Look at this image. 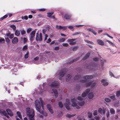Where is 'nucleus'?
<instances>
[{
  "label": "nucleus",
  "instance_id": "nucleus-1",
  "mask_svg": "<svg viewBox=\"0 0 120 120\" xmlns=\"http://www.w3.org/2000/svg\"><path fill=\"white\" fill-rule=\"evenodd\" d=\"M45 104L44 103L42 100L41 98L40 99V101L38 100H36L35 102V107L36 110L40 113L43 114L45 116H47V114L46 112H44L43 105Z\"/></svg>",
  "mask_w": 120,
  "mask_h": 120
},
{
  "label": "nucleus",
  "instance_id": "nucleus-2",
  "mask_svg": "<svg viewBox=\"0 0 120 120\" xmlns=\"http://www.w3.org/2000/svg\"><path fill=\"white\" fill-rule=\"evenodd\" d=\"M93 77L92 75H86L84 76L83 78L84 80H81V82H85L86 86L88 87L91 85V86L93 87L95 86L96 83L94 82H89L87 81V80L93 78Z\"/></svg>",
  "mask_w": 120,
  "mask_h": 120
},
{
  "label": "nucleus",
  "instance_id": "nucleus-3",
  "mask_svg": "<svg viewBox=\"0 0 120 120\" xmlns=\"http://www.w3.org/2000/svg\"><path fill=\"white\" fill-rule=\"evenodd\" d=\"M27 116L29 117L30 120H35L34 118L35 113L33 109L27 108L26 109Z\"/></svg>",
  "mask_w": 120,
  "mask_h": 120
},
{
  "label": "nucleus",
  "instance_id": "nucleus-4",
  "mask_svg": "<svg viewBox=\"0 0 120 120\" xmlns=\"http://www.w3.org/2000/svg\"><path fill=\"white\" fill-rule=\"evenodd\" d=\"M71 101L72 102V105L73 106L75 107L78 109L80 108V107L78 105V103H77L78 101H77L76 100L73 99L71 100Z\"/></svg>",
  "mask_w": 120,
  "mask_h": 120
},
{
  "label": "nucleus",
  "instance_id": "nucleus-5",
  "mask_svg": "<svg viewBox=\"0 0 120 120\" xmlns=\"http://www.w3.org/2000/svg\"><path fill=\"white\" fill-rule=\"evenodd\" d=\"M42 34L41 33H40L39 35L38 33L36 34V40L37 41H41L42 39Z\"/></svg>",
  "mask_w": 120,
  "mask_h": 120
},
{
  "label": "nucleus",
  "instance_id": "nucleus-6",
  "mask_svg": "<svg viewBox=\"0 0 120 120\" xmlns=\"http://www.w3.org/2000/svg\"><path fill=\"white\" fill-rule=\"evenodd\" d=\"M67 41L68 42L69 44L71 45H74L76 43V40L75 39H69L67 40Z\"/></svg>",
  "mask_w": 120,
  "mask_h": 120
},
{
  "label": "nucleus",
  "instance_id": "nucleus-7",
  "mask_svg": "<svg viewBox=\"0 0 120 120\" xmlns=\"http://www.w3.org/2000/svg\"><path fill=\"white\" fill-rule=\"evenodd\" d=\"M35 33V31H33L31 33L30 36V40L31 42L33 41L34 38V36Z\"/></svg>",
  "mask_w": 120,
  "mask_h": 120
},
{
  "label": "nucleus",
  "instance_id": "nucleus-8",
  "mask_svg": "<svg viewBox=\"0 0 120 120\" xmlns=\"http://www.w3.org/2000/svg\"><path fill=\"white\" fill-rule=\"evenodd\" d=\"M69 100L68 99H66V103L64 104V105L66 109L68 110L70 109V107L69 106Z\"/></svg>",
  "mask_w": 120,
  "mask_h": 120
},
{
  "label": "nucleus",
  "instance_id": "nucleus-9",
  "mask_svg": "<svg viewBox=\"0 0 120 120\" xmlns=\"http://www.w3.org/2000/svg\"><path fill=\"white\" fill-rule=\"evenodd\" d=\"M47 109L51 113L53 114V111L50 105L49 104H48L47 105Z\"/></svg>",
  "mask_w": 120,
  "mask_h": 120
},
{
  "label": "nucleus",
  "instance_id": "nucleus-10",
  "mask_svg": "<svg viewBox=\"0 0 120 120\" xmlns=\"http://www.w3.org/2000/svg\"><path fill=\"white\" fill-rule=\"evenodd\" d=\"M90 91V89H88L86 90L85 92L83 93L82 94V97H85L87 95V94Z\"/></svg>",
  "mask_w": 120,
  "mask_h": 120
},
{
  "label": "nucleus",
  "instance_id": "nucleus-11",
  "mask_svg": "<svg viewBox=\"0 0 120 120\" xmlns=\"http://www.w3.org/2000/svg\"><path fill=\"white\" fill-rule=\"evenodd\" d=\"M98 112L101 114H105V111L104 108H99L98 110Z\"/></svg>",
  "mask_w": 120,
  "mask_h": 120
},
{
  "label": "nucleus",
  "instance_id": "nucleus-12",
  "mask_svg": "<svg viewBox=\"0 0 120 120\" xmlns=\"http://www.w3.org/2000/svg\"><path fill=\"white\" fill-rule=\"evenodd\" d=\"M0 114L1 115H3L6 116L8 118L9 117L7 114L6 112L3 110H0Z\"/></svg>",
  "mask_w": 120,
  "mask_h": 120
},
{
  "label": "nucleus",
  "instance_id": "nucleus-13",
  "mask_svg": "<svg viewBox=\"0 0 120 120\" xmlns=\"http://www.w3.org/2000/svg\"><path fill=\"white\" fill-rule=\"evenodd\" d=\"M17 116L16 117L17 120H20V119L18 118V117H19L20 119H22L21 115L19 112H17Z\"/></svg>",
  "mask_w": 120,
  "mask_h": 120
},
{
  "label": "nucleus",
  "instance_id": "nucleus-14",
  "mask_svg": "<svg viewBox=\"0 0 120 120\" xmlns=\"http://www.w3.org/2000/svg\"><path fill=\"white\" fill-rule=\"evenodd\" d=\"M46 30L45 29H43L42 30V32L43 34H44L45 37L44 38V41L47 40V37H48V35L46 34H45V32Z\"/></svg>",
  "mask_w": 120,
  "mask_h": 120
},
{
  "label": "nucleus",
  "instance_id": "nucleus-15",
  "mask_svg": "<svg viewBox=\"0 0 120 120\" xmlns=\"http://www.w3.org/2000/svg\"><path fill=\"white\" fill-rule=\"evenodd\" d=\"M101 82L103 85L104 86H107L108 84V82L104 79H102Z\"/></svg>",
  "mask_w": 120,
  "mask_h": 120
},
{
  "label": "nucleus",
  "instance_id": "nucleus-16",
  "mask_svg": "<svg viewBox=\"0 0 120 120\" xmlns=\"http://www.w3.org/2000/svg\"><path fill=\"white\" fill-rule=\"evenodd\" d=\"M97 42L98 44L101 45H104V42L100 39H98L97 40Z\"/></svg>",
  "mask_w": 120,
  "mask_h": 120
},
{
  "label": "nucleus",
  "instance_id": "nucleus-17",
  "mask_svg": "<svg viewBox=\"0 0 120 120\" xmlns=\"http://www.w3.org/2000/svg\"><path fill=\"white\" fill-rule=\"evenodd\" d=\"M18 41V39L17 37H15L12 39V43L13 44L17 43Z\"/></svg>",
  "mask_w": 120,
  "mask_h": 120
},
{
  "label": "nucleus",
  "instance_id": "nucleus-18",
  "mask_svg": "<svg viewBox=\"0 0 120 120\" xmlns=\"http://www.w3.org/2000/svg\"><path fill=\"white\" fill-rule=\"evenodd\" d=\"M6 111L8 114L10 116H11L13 115V114L11 110L9 109H6Z\"/></svg>",
  "mask_w": 120,
  "mask_h": 120
},
{
  "label": "nucleus",
  "instance_id": "nucleus-19",
  "mask_svg": "<svg viewBox=\"0 0 120 120\" xmlns=\"http://www.w3.org/2000/svg\"><path fill=\"white\" fill-rule=\"evenodd\" d=\"M59 84V82L57 81H55L52 83L51 86H56L58 85Z\"/></svg>",
  "mask_w": 120,
  "mask_h": 120
},
{
  "label": "nucleus",
  "instance_id": "nucleus-20",
  "mask_svg": "<svg viewBox=\"0 0 120 120\" xmlns=\"http://www.w3.org/2000/svg\"><path fill=\"white\" fill-rule=\"evenodd\" d=\"M88 98L90 99H92L94 97L93 93L92 92H90L88 94Z\"/></svg>",
  "mask_w": 120,
  "mask_h": 120
},
{
  "label": "nucleus",
  "instance_id": "nucleus-21",
  "mask_svg": "<svg viewBox=\"0 0 120 120\" xmlns=\"http://www.w3.org/2000/svg\"><path fill=\"white\" fill-rule=\"evenodd\" d=\"M20 34V32L18 30H15V34L17 36H19Z\"/></svg>",
  "mask_w": 120,
  "mask_h": 120
},
{
  "label": "nucleus",
  "instance_id": "nucleus-22",
  "mask_svg": "<svg viewBox=\"0 0 120 120\" xmlns=\"http://www.w3.org/2000/svg\"><path fill=\"white\" fill-rule=\"evenodd\" d=\"M71 15L68 14H65L64 16V18L67 20L70 19H71Z\"/></svg>",
  "mask_w": 120,
  "mask_h": 120
},
{
  "label": "nucleus",
  "instance_id": "nucleus-23",
  "mask_svg": "<svg viewBox=\"0 0 120 120\" xmlns=\"http://www.w3.org/2000/svg\"><path fill=\"white\" fill-rule=\"evenodd\" d=\"M52 90L54 93L55 97H57L58 95V93L57 91L55 89H52Z\"/></svg>",
  "mask_w": 120,
  "mask_h": 120
},
{
  "label": "nucleus",
  "instance_id": "nucleus-24",
  "mask_svg": "<svg viewBox=\"0 0 120 120\" xmlns=\"http://www.w3.org/2000/svg\"><path fill=\"white\" fill-rule=\"evenodd\" d=\"M90 54V53L89 52H88L87 53L86 56L83 58V59L84 60H85L87 58L89 57Z\"/></svg>",
  "mask_w": 120,
  "mask_h": 120
},
{
  "label": "nucleus",
  "instance_id": "nucleus-25",
  "mask_svg": "<svg viewBox=\"0 0 120 120\" xmlns=\"http://www.w3.org/2000/svg\"><path fill=\"white\" fill-rule=\"evenodd\" d=\"M110 112L112 114H114L115 113V111L114 109L112 108H111L110 109Z\"/></svg>",
  "mask_w": 120,
  "mask_h": 120
},
{
  "label": "nucleus",
  "instance_id": "nucleus-26",
  "mask_svg": "<svg viewBox=\"0 0 120 120\" xmlns=\"http://www.w3.org/2000/svg\"><path fill=\"white\" fill-rule=\"evenodd\" d=\"M85 103L84 102V101H80L78 102V104L79 105L82 106Z\"/></svg>",
  "mask_w": 120,
  "mask_h": 120
},
{
  "label": "nucleus",
  "instance_id": "nucleus-27",
  "mask_svg": "<svg viewBox=\"0 0 120 120\" xmlns=\"http://www.w3.org/2000/svg\"><path fill=\"white\" fill-rule=\"evenodd\" d=\"M64 75V72H62L60 73L59 74V79H60V77H62Z\"/></svg>",
  "mask_w": 120,
  "mask_h": 120
},
{
  "label": "nucleus",
  "instance_id": "nucleus-28",
  "mask_svg": "<svg viewBox=\"0 0 120 120\" xmlns=\"http://www.w3.org/2000/svg\"><path fill=\"white\" fill-rule=\"evenodd\" d=\"M75 114L74 115H71L70 114H68L66 115V117L68 118H70L71 117H73L75 116Z\"/></svg>",
  "mask_w": 120,
  "mask_h": 120
},
{
  "label": "nucleus",
  "instance_id": "nucleus-29",
  "mask_svg": "<svg viewBox=\"0 0 120 120\" xmlns=\"http://www.w3.org/2000/svg\"><path fill=\"white\" fill-rule=\"evenodd\" d=\"M65 40V38H61L59 39L58 40V41L60 42H63Z\"/></svg>",
  "mask_w": 120,
  "mask_h": 120
},
{
  "label": "nucleus",
  "instance_id": "nucleus-30",
  "mask_svg": "<svg viewBox=\"0 0 120 120\" xmlns=\"http://www.w3.org/2000/svg\"><path fill=\"white\" fill-rule=\"evenodd\" d=\"M53 14V12H49L47 13V16L48 17H50L51 15Z\"/></svg>",
  "mask_w": 120,
  "mask_h": 120
},
{
  "label": "nucleus",
  "instance_id": "nucleus-31",
  "mask_svg": "<svg viewBox=\"0 0 120 120\" xmlns=\"http://www.w3.org/2000/svg\"><path fill=\"white\" fill-rule=\"evenodd\" d=\"M88 30L90 31H91L92 32V33H93V34L95 35L96 34V33H97L95 32V31H94V30H92V29H88Z\"/></svg>",
  "mask_w": 120,
  "mask_h": 120
},
{
  "label": "nucleus",
  "instance_id": "nucleus-32",
  "mask_svg": "<svg viewBox=\"0 0 120 120\" xmlns=\"http://www.w3.org/2000/svg\"><path fill=\"white\" fill-rule=\"evenodd\" d=\"M107 42H108V43L111 45L112 46H114V45L113 44V43L112 42L110 41H109L108 40H107L106 41Z\"/></svg>",
  "mask_w": 120,
  "mask_h": 120
},
{
  "label": "nucleus",
  "instance_id": "nucleus-33",
  "mask_svg": "<svg viewBox=\"0 0 120 120\" xmlns=\"http://www.w3.org/2000/svg\"><path fill=\"white\" fill-rule=\"evenodd\" d=\"M105 101L107 102H109L110 101V99L108 98H106L105 99Z\"/></svg>",
  "mask_w": 120,
  "mask_h": 120
},
{
  "label": "nucleus",
  "instance_id": "nucleus-34",
  "mask_svg": "<svg viewBox=\"0 0 120 120\" xmlns=\"http://www.w3.org/2000/svg\"><path fill=\"white\" fill-rule=\"evenodd\" d=\"M10 27L12 28L13 30H15V29L16 28L15 26L14 25H11Z\"/></svg>",
  "mask_w": 120,
  "mask_h": 120
},
{
  "label": "nucleus",
  "instance_id": "nucleus-35",
  "mask_svg": "<svg viewBox=\"0 0 120 120\" xmlns=\"http://www.w3.org/2000/svg\"><path fill=\"white\" fill-rule=\"evenodd\" d=\"M21 18L22 19L27 20L28 19V17L27 16H25L22 17Z\"/></svg>",
  "mask_w": 120,
  "mask_h": 120
},
{
  "label": "nucleus",
  "instance_id": "nucleus-36",
  "mask_svg": "<svg viewBox=\"0 0 120 120\" xmlns=\"http://www.w3.org/2000/svg\"><path fill=\"white\" fill-rule=\"evenodd\" d=\"M29 52H28L26 53L25 55L24 56L25 58L26 59L28 58L29 57Z\"/></svg>",
  "mask_w": 120,
  "mask_h": 120
},
{
  "label": "nucleus",
  "instance_id": "nucleus-37",
  "mask_svg": "<svg viewBox=\"0 0 120 120\" xmlns=\"http://www.w3.org/2000/svg\"><path fill=\"white\" fill-rule=\"evenodd\" d=\"M81 78V77L79 75H78L77 76H75L74 78V79L75 80L78 79H80Z\"/></svg>",
  "mask_w": 120,
  "mask_h": 120
},
{
  "label": "nucleus",
  "instance_id": "nucleus-38",
  "mask_svg": "<svg viewBox=\"0 0 120 120\" xmlns=\"http://www.w3.org/2000/svg\"><path fill=\"white\" fill-rule=\"evenodd\" d=\"M26 33V31L23 30L21 31V35H23L25 34Z\"/></svg>",
  "mask_w": 120,
  "mask_h": 120
},
{
  "label": "nucleus",
  "instance_id": "nucleus-39",
  "mask_svg": "<svg viewBox=\"0 0 120 120\" xmlns=\"http://www.w3.org/2000/svg\"><path fill=\"white\" fill-rule=\"evenodd\" d=\"M109 75L110 76H111L112 77H115V76H114L113 74L112 73V72H111V71H109Z\"/></svg>",
  "mask_w": 120,
  "mask_h": 120
},
{
  "label": "nucleus",
  "instance_id": "nucleus-40",
  "mask_svg": "<svg viewBox=\"0 0 120 120\" xmlns=\"http://www.w3.org/2000/svg\"><path fill=\"white\" fill-rule=\"evenodd\" d=\"M8 17V15H6L4 16L3 17L1 18H0V19L1 20H2L4 19L5 18H7Z\"/></svg>",
  "mask_w": 120,
  "mask_h": 120
},
{
  "label": "nucleus",
  "instance_id": "nucleus-41",
  "mask_svg": "<svg viewBox=\"0 0 120 120\" xmlns=\"http://www.w3.org/2000/svg\"><path fill=\"white\" fill-rule=\"evenodd\" d=\"M5 41V40L4 38H0V43H3Z\"/></svg>",
  "mask_w": 120,
  "mask_h": 120
},
{
  "label": "nucleus",
  "instance_id": "nucleus-42",
  "mask_svg": "<svg viewBox=\"0 0 120 120\" xmlns=\"http://www.w3.org/2000/svg\"><path fill=\"white\" fill-rule=\"evenodd\" d=\"M32 30V28H28L26 31L27 33H29Z\"/></svg>",
  "mask_w": 120,
  "mask_h": 120
},
{
  "label": "nucleus",
  "instance_id": "nucleus-43",
  "mask_svg": "<svg viewBox=\"0 0 120 120\" xmlns=\"http://www.w3.org/2000/svg\"><path fill=\"white\" fill-rule=\"evenodd\" d=\"M120 95V91H118L116 92V96L118 97Z\"/></svg>",
  "mask_w": 120,
  "mask_h": 120
},
{
  "label": "nucleus",
  "instance_id": "nucleus-44",
  "mask_svg": "<svg viewBox=\"0 0 120 120\" xmlns=\"http://www.w3.org/2000/svg\"><path fill=\"white\" fill-rule=\"evenodd\" d=\"M67 27V26H61V29H62L63 30H65L66 29Z\"/></svg>",
  "mask_w": 120,
  "mask_h": 120
},
{
  "label": "nucleus",
  "instance_id": "nucleus-45",
  "mask_svg": "<svg viewBox=\"0 0 120 120\" xmlns=\"http://www.w3.org/2000/svg\"><path fill=\"white\" fill-rule=\"evenodd\" d=\"M92 116V114L90 113H89L88 114V116L89 118H91Z\"/></svg>",
  "mask_w": 120,
  "mask_h": 120
},
{
  "label": "nucleus",
  "instance_id": "nucleus-46",
  "mask_svg": "<svg viewBox=\"0 0 120 120\" xmlns=\"http://www.w3.org/2000/svg\"><path fill=\"white\" fill-rule=\"evenodd\" d=\"M59 105L60 107L61 108L62 107L63 105L61 102H59Z\"/></svg>",
  "mask_w": 120,
  "mask_h": 120
},
{
  "label": "nucleus",
  "instance_id": "nucleus-47",
  "mask_svg": "<svg viewBox=\"0 0 120 120\" xmlns=\"http://www.w3.org/2000/svg\"><path fill=\"white\" fill-rule=\"evenodd\" d=\"M62 45L63 46L67 47L68 45V44L67 43H63Z\"/></svg>",
  "mask_w": 120,
  "mask_h": 120
},
{
  "label": "nucleus",
  "instance_id": "nucleus-48",
  "mask_svg": "<svg viewBox=\"0 0 120 120\" xmlns=\"http://www.w3.org/2000/svg\"><path fill=\"white\" fill-rule=\"evenodd\" d=\"M27 49V45H25L23 48V49L24 50H26Z\"/></svg>",
  "mask_w": 120,
  "mask_h": 120
},
{
  "label": "nucleus",
  "instance_id": "nucleus-49",
  "mask_svg": "<svg viewBox=\"0 0 120 120\" xmlns=\"http://www.w3.org/2000/svg\"><path fill=\"white\" fill-rule=\"evenodd\" d=\"M61 26H56V28L57 29H61Z\"/></svg>",
  "mask_w": 120,
  "mask_h": 120
},
{
  "label": "nucleus",
  "instance_id": "nucleus-50",
  "mask_svg": "<svg viewBox=\"0 0 120 120\" xmlns=\"http://www.w3.org/2000/svg\"><path fill=\"white\" fill-rule=\"evenodd\" d=\"M86 42H87L88 43H90V44H92L93 45L94 44V43H93L92 42L90 41H88V40H86Z\"/></svg>",
  "mask_w": 120,
  "mask_h": 120
},
{
  "label": "nucleus",
  "instance_id": "nucleus-51",
  "mask_svg": "<svg viewBox=\"0 0 120 120\" xmlns=\"http://www.w3.org/2000/svg\"><path fill=\"white\" fill-rule=\"evenodd\" d=\"M77 99L79 100L80 101L83 100L82 98L80 96L78 97L77 98Z\"/></svg>",
  "mask_w": 120,
  "mask_h": 120
},
{
  "label": "nucleus",
  "instance_id": "nucleus-52",
  "mask_svg": "<svg viewBox=\"0 0 120 120\" xmlns=\"http://www.w3.org/2000/svg\"><path fill=\"white\" fill-rule=\"evenodd\" d=\"M27 39L26 38H23V41L24 43H26L27 41Z\"/></svg>",
  "mask_w": 120,
  "mask_h": 120
},
{
  "label": "nucleus",
  "instance_id": "nucleus-53",
  "mask_svg": "<svg viewBox=\"0 0 120 120\" xmlns=\"http://www.w3.org/2000/svg\"><path fill=\"white\" fill-rule=\"evenodd\" d=\"M94 118L97 120H99L100 119V117L99 116H96Z\"/></svg>",
  "mask_w": 120,
  "mask_h": 120
},
{
  "label": "nucleus",
  "instance_id": "nucleus-54",
  "mask_svg": "<svg viewBox=\"0 0 120 120\" xmlns=\"http://www.w3.org/2000/svg\"><path fill=\"white\" fill-rule=\"evenodd\" d=\"M106 117H108L109 116V110L107 111V112L106 113Z\"/></svg>",
  "mask_w": 120,
  "mask_h": 120
},
{
  "label": "nucleus",
  "instance_id": "nucleus-55",
  "mask_svg": "<svg viewBox=\"0 0 120 120\" xmlns=\"http://www.w3.org/2000/svg\"><path fill=\"white\" fill-rule=\"evenodd\" d=\"M93 115L95 116L97 115V111L96 110H95L94 111L93 113Z\"/></svg>",
  "mask_w": 120,
  "mask_h": 120
},
{
  "label": "nucleus",
  "instance_id": "nucleus-56",
  "mask_svg": "<svg viewBox=\"0 0 120 120\" xmlns=\"http://www.w3.org/2000/svg\"><path fill=\"white\" fill-rule=\"evenodd\" d=\"M68 28L72 30L73 29V27L72 26H68Z\"/></svg>",
  "mask_w": 120,
  "mask_h": 120
},
{
  "label": "nucleus",
  "instance_id": "nucleus-57",
  "mask_svg": "<svg viewBox=\"0 0 120 120\" xmlns=\"http://www.w3.org/2000/svg\"><path fill=\"white\" fill-rule=\"evenodd\" d=\"M51 41V40L50 38H49L48 40L47 41H46V42L47 43H48L50 42Z\"/></svg>",
  "mask_w": 120,
  "mask_h": 120
},
{
  "label": "nucleus",
  "instance_id": "nucleus-58",
  "mask_svg": "<svg viewBox=\"0 0 120 120\" xmlns=\"http://www.w3.org/2000/svg\"><path fill=\"white\" fill-rule=\"evenodd\" d=\"M78 47H74L73 49V51H75L77 49Z\"/></svg>",
  "mask_w": 120,
  "mask_h": 120
},
{
  "label": "nucleus",
  "instance_id": "nucleus-59",
  "mask_svg": "<svg viewBox=\"0 0 120 120\" xmlns=\"http://www.w3.org/2000/svg\"><path fill=\"white\" fill-rule=\"evenodd\" d=\"M110 98L112 99H114L115 98V96L114 95L111 96L110 97Z\"/></svg>",
  "mask_w": 120,
  "mask_h": 120
},
{
  "label": "nucleus",
  "instance_id": "nucleus-60",
  "mask_svg": "<svg viewBox=\"0 0 120 120\" xmlns=\"http://www.w3.org/2000/svg\"><path fill=\"white\" fill-rule=\"evenodd\" d=\"M39 10L41 11H44L46 10V9L45 8L40 9H39Z\"/></svg>",
  "mask_w": 120,
  "mask_h": 120
},
{
  "label": "nucleus",
  "instance_id": "nucleus-61",
  "mask_svg": "<svg viewBox=\"0 0 120 120\" xmlns=\"http://www.w3.org/2000/svg\"><path fill=\"white\" fill-rule=\"evenodd\" d=\"M14 36V34H11L10 36H9V38L10 39L12 38Z\"/></svg>",
  "mask_w": 120,
  "mask_h": 120
},
{
  "label": "nucleus",
  "instance_id": "nucleus-62",
  "mask_svg": "<svg viewBox=\"0 0 120 120\" xmlns=\"http://www.w3.org/2000/svg\"><path fill=\"white\" fill-rule=\"evenodd\" d=\"M6 41L8 42H9L10 41V40L8 38H5Z\"/></svg>",
  "mask_w": 120,
  "mask_h": 120
},
{
  "label": "nucleus",
  "instance_id": "nucleus-63",
  "mask_svg": "<svg viewBox=\"0 0 120 120\" xmlns=\"http://www.w3.org/2000/svg\"><path fill=\"white\" fill-rule=\"evenodd\" d=\"M95 61H97L98 60V58L97 57H95L93 59Z\"/></svg>",
  "mask_w": 120,
  "mask_h": 120
},
{
  "label": "nucleus",
  "instance_id": "nucleus-64",
  "mask_svg": "<svg viewBox=\"0 0 120 120\" xmlns=\"http://www.w3.org/2000/svg\"><path fill=\"white\" fill-rule=\"evenodd\" d=\"M59 49V47L58 46L56 47H55L54 49L55 50H58Z\"/></svg>",
  "mask_w": 120,
  "mask_h": 120
}]
</instances>
